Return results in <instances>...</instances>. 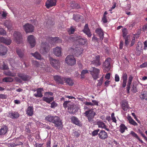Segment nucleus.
<instances>
[{"mask_svg": "<svg viewBox=\"0 0 147 147\" xmlns=\"http://www.w3.org/2000/svg\"><path fill=\"white\" fill-rule=\"evenodd\" d=\"M45 119L48 122L54 124V126L59 129H61L63 127L62 121L59 117L49 115L45 117Z\"/></svg>", "mask_w": 147, "mask_h": 147, "instance_id": "nucleus-1", "label": "nucleus"}, {"mask_svg": "<svg viewBox=\"0 0 147 147\" xmlns=\"http://www.w3.org/2000/svg\"><path fill=\"white\" fill-rule=\"evenodd\" d=\"M95 114V112L92 109L86 111L84 113L85 116L87 117L88 121L90 123L93 121V119Z\"/></svg>", "mask_w": 147, "mask_h": 147, "instance_id": "nucleus-2", "label": "nucleus"}, {"mask_svg": "<svg viewBox=\"0 0 147 147\" xmlns=\"http://www.w3.org/2000/svg\"><path fill=\"white\" fill-rule=\"evenodd\" d=\"M90 71L93 79H97L99 78L100 70L94 67H92L90 69Z\"/></svg>", "mask_w": 147, "mask_h": 147, "instance_id": "nucleus-3", "label": "nucleus"}, {"mask_svg": "<svg viewBox=\"0 0 147 147\" xmlns=\"http://www.w3.org/2000/svg\"><path fill=\"white\" fill-rule=\"evenodd\" d=\"M65 61L68 65L72 66L76 63V60L74 56L72 55H68L65 59Z\"/></svg>", "mask_w": 147, "mask_h": 147, "instance_id": "nucleus-4", "label": "nucleus"}, {"mask_svg": "<svg viewBox=\"0 0 147 147\" xmlns=\"http://www.w3.org/2000/svg\"><path fill=\"white\" fill-rule=\"evenodd\" d=\"M13 36L14 40L18 44L22 42V35L20 32L15 31Z\"/></svg>", "mask_w": 147, "mask_h": 147, "instance_id": "nucleus-5", "label": "nucleus"}, {"mask_svg": "<svg viewBox=\"0 0 147 147\" xmlns=\"http://www.w3.org/2000/svg\"><path fill=\"white\" fill-rule=\"evenodd\" d=\"M111 60L110 58H108L106 59L104 63L103 67L105 72H108L110 69L111 67L110 61Z\"/></svg>", "mask_w": 147, "mask_h": 147, "instance_id": "nucleus-6", "label": "nucleus"}, {"mask_svg": "<svg viewBox=\"0 0 147 147\" xmlns=\"http://www.w3.org/2000/svg\"><path fill=\"white\" fill-rule=\"evenodd\" d=\"M52 66L55 69H58L60 67V62L58 60L50 58L49 59Z\"/></svg>", "mask_w": 147, "mask_h": 147, "instance_id": "nucleus-7", "label": "nucleus"}, {"mask_svg": "<svg viewBox=\"0 0 147 147\" xmlns=\"http://www.w3.org/2000/svg\"><path fill=\"white\" fill-rule=\"evenodd\" d=\"M23 29L26 33L31 32H33L34 27L31 24L27 23L23 26Z\"/></svg>", "mask_w": 147, "mask_h": 147, "instance_id": "nucleus-8", "label": "nucleus"}, {"mask_svg": "<svg viewBox=\"0 0 147 147\" xmlns=\"http://www.w3.org/2000/svg\"><path fill=\"white\" fill-rule=\"evenodd\" d=\"M21 138H20L15 139L14 140V142L9 144V147H13L20 145L23 146V143L21 141Z\"/></svg>", "mask_w": 147, "mask_h": 147, "instance_id": "nucleus-9", "label": "nucleus"}, {"mask_svg": "<svg viewBox=\"0 0 147 147\" xmlns=\"http://www.w3.org/2000/svg\"><path fill=\"white\" fill-rule=\"evenodd\" d=\"M57 0H47L45 3V6L49 9L56 5Z\"/></svg>", "mask_w": 147, "mask_h": 147, "instance_id": "nucleus-10", "label": "nucleus"}, {"mask_svg": "<svg viewBox=\"0 0 147 147\" xmlns=\"http://www.w3.org/2000/svg\"><path fill=\"white\" fill-rule=\"evenodd\" d=\"M27 40L30 44L31 48L34 47L36 44V41L34 36L33 35H30L28 36L27 38Z\"/></svg>", "mask_w": 147, "mask_h": 147, "instance_id": "nucleus-11", "label": "nucleus"}, {"mask_svg": "<svg viewBox=\"0 0 147 147\" xmlns=\"http://www.w3.org/2000/svg\"><path fill=\"white\" fill-rule=\"evenodd\" d=\"M98 137L100 139L105 140L108 137L107 133L103 130H100L98 134Z\"/></svg>", "mask_w": 147, "mask_h": 147, "instance_id": "nucleus-12", "label": "nucleus"}, {"mask_svg": "<svg viewBox=\"0 0 147 147\" xmlns=\"http://www.w3.org/2000/svg\"><path fill=\"white\" fill-rule=\"evenodd\" d=\"M41 50H42V53H43L47 52L49 50V46L48 44L46 42H42L40 51H41Z\"/></svg>", "mask_w": 147, "mask_h": 147, "instance_id": "nucleus-13", "label": "nucleus"}, {"mask_svg": "<svg viewBox=\"0 0 147 147\" xmlns=\"http://www.w3.org/2000/svg\"><path fill=\"white\" fill-rule=\"evenodd\" d=\"M121 80H122V86L123 88H125L126 85L127 80V75L125 72L123 73L121 77Z\"/></svg>", "mask_w": 147, "mask_h": 147, "instance_id": "nucleus-14", "label": "nucleus"}, {"mask_svg": "<svg viewBox=\"0 0 147 147\" xmlns=\"http://www.w3.org/2000/svg\"><path fill=\"white\" fill-rule=\"evenodd\" d=\"M18 76L24 81H28L31 78L30 76L28 75L20 73L18 74Z\"/></svg>", "mask_w": 147, "mask_h": 147, "instance_id": "nucleus-15", "label": "nucleus"}, {"mask_svg": "<svg viewBox=\"0 0 147 147\" xmlns=\"http://www.w3.org/2000/svg\"><path fill=\"white\" fill-rule=\"evenodd\" d=\"M91 64L94 65L96 67L100 65L101 64L100 62V56H96L95 58L91 61Z\"/></svg>", "mask_w": 147, "mask_h": 147, "instance_id": "nucleus-16", "label": "nucleus"}, {"mask_svg": "<svg viewBox=\"0 0 147 147\" xmlns=\"http://www.w3.org/2000/svg\"><path fill=\"white\" fill-rule=\"evenodd\" d=\"M64 78L61 77L59 76H54L55 80L56 82L61 84H63L65 80Z\"/></svg>", "mask_w": 147, "mask_h": 147, "instance_id": "nucleus-17", "label": "nucleus"}, {"mask_svg": "<svg viewBox=\"0 0 147 147\" xmlns=\"http://www.w3.org/2000/svg\"><path fill=\"white\" fill-rule=\"evenodd\" d=\"M73 49V53L77 57H78L82 53L83 49L82 48L77 47Z\"/></svg>", "mask_w": 147, "mask_h": 147, "instance_id": "nucleus-18", "label": "nucleus"}, {"mask_svg": "<svg viewBox=\"0 0 147 147\" xmlns=\"http://www.w3.org/2000/svg\"><path fill=\"white\" fill-rule=\"evenodd\" d=\"M68 109L69 113L71 114L75 113L77 111V109L76 107V106L74 105L72 103H71L70 106L68 107Z\"/></svg>", "mask_w": 147, "mask_h": 147, "instance_id": "nucleus-19", "label": "nucleus"}, {"mask_svg": "<svg viewBox=\"0 0 147 147\" xmlns=\"http://www.w3.org/2000/svg\"><path fill=\"white\" fill-rule=\"evenodd\" d=\"M83 31L87 35L88 37H91L92 34H91L90 30L87 24H86L85 25L84 29L83 30Z\"/></svg>", "mask_w": 147, "mask_h": 147, "instance_id": "nucleus-20", "label": "nucleus"}, {"mask_svg": "<svg viewBox=\"0 0 147 147\" xmlns=\"http://www.w3.org/2000/svg\"><path fill=\"white\" fill-rule=\"evenodd\" d=\"M133 77L132 75L129 76L127 81V92L129 93V90L131 88L130 86L132 81Z\"/></svg>", "mask_w": 147, "mask_h": 147, "instance_id": "nucleus-21", "label": "nucleus"}, {"mask_svg": "<svg viewBox=\"0 0 147 147\" xmlns=\"http://www.w3.org/2000/svg\"><path fill=\"white\" fill-rule=\"evenodd\" d=\"M37 91L36 94H34V96L36 97L41 98L43 96L42 92L43 91V89L42 88H38L36 89Z\"/></svg>", "mask_w": 147, "mask_h": 147, "instance_id": "nucleus-22", "label": "nucleus"}, {"mask_svg": "<svg viewBox=\"0 0 147 147\" xmlns=\"http://www.w3.org/2000/svg\"><path fill=\"white\" fill-rule=\"evenodd\" d=\"M53 53L54 55L57 57H59L61 56V48L58 47H56L53 49Z\"/></svg>", "mask_w": 147, "mask_h": 147, "instance_id": "nucleus-23", "label": "nucleus"}, {"mask_svg": "<svg viewBox=\"0 0 147 147\" xmlns=\"http://www.w3.org/2000/svg\"><path fill=\"white\" fill-rule=\"evenodd\" d=\"M96 124L98 127L104 129L107 131L109 130V129L107 128L106 125L102 121H98L96 122Z\"/></svg>", "mask_w": 147, "mask_h": 147, "instance_id": "nucleus-24", "label": "nucleus"}, {"mask_svg": "<svg viewBox=\"0 0 147 147\" xmlns=\"http://www.w3.org/2000/svg\"><path fill=\"white\" fill-rule=\"evenodd\" d=\"M121 106L122 109L125 111H127L129 109V105L128 102L126 100L122 101Z\"/></svg>", "mask_w": 147, "mask_h": 147, "instance_id": "nucleus-25", "label": "nucleus"}, {"mask_svg": "<svg viewBox=\"0 0 147 147\" xmlns=\"http://www.w3.org/2000/svg\"><path fill=\"white\" fill-rule=\"evenodd\" d=\"M96 32L99 35L100 39L102 40L104 38V33L102 29L100 28H97L95 30Z\"/></svg>", "mask_w": 147, "mask_h": 147, "instance_id": "nucleus-26", "label": "nucleus"}, {"mask_svg": "<svg viewBox=\"0 0 147 147\" xmlns=\"http://www.w3.org/2000/svg\"><path fill=\"white\" fill-rule=\"evenodd\" d=\"M11 40L10 39H6L3 37H0V42L4 43L7 45L10 44Z\"/></svg>", "mask_w": 147, "mask_h": 147, "instance_id": "nucleus-27", "label": "nucleus"}, {"mask_svg": "<svg viewBox=\"0 0 147 147\" xmlns=\"http://www.w3.org/2000/svg\"><path fill=\"white\" fill-rule=\"evenodd\" d=\"M7 48L6 47L2 45H0V55H5L7 53Z\"/></svg>", "mask_w": 147, "mask_h": 147, "instance_id": "nucleus-28", "label": "nucleus"}, {"mask_svg": "<svg viewBox=\"0 0 147 147\" xmlns=\"http://www.w3.org/2000/svg\"><path fill=\"white\" fill-rule=\"evenodd\" d=\"M8 127L6 125L2 126L0 129V136L5 135L7 132Z\"/></svg>", "mask_w": 147, "mask_h": 147, "instance_id": "nucleus-29", "label": "nucleus"}, {"mask_svg": "<svg viewBox=\"0 0 147 147\" xmlns=\"http://www.w3.org/2000/svg\"><path fill=\"white\" fill-rule=\"evenodd\" d=\"M78 39H77V41L81 45H84L87 42V40L85 38H82L81 36H79L78 38Z\"/></svg>", "mask_w": 147, "mask_h": 147, "instance_id": "nucleus-30", "label": "nucleus"}, {"mask_svg": "<svg viewBox=\"0 0 147 147\" xmlns=\"http://www.w3.org/2000/svg\"><path fill=\"white\" fill-rule=\"evenodd\" d=\"M71 119L72 122L75 125L79 126L81 125V122L77 118L73 116L71 117Z\"/></svg>", "mask_w": 147, "mask_h": 147, "instance_id": "nucleus-31", "label": "nucleus"}, {"mask_svg": "<svg viewBox=\"0 0 147 147\" xmlns=\"http://www.w3.org/2000/svg\"><path fill=\"white\" fill-rule=\"evenodd\" d=\"M9 116L13 119H16L19 117V114L17 112H11L9 113Z\"/></svg>", "mask_w": 147, "mask_h": 147, "instance_id": "nucleus-32", "label": "nucleus"}, {"mask_svg": "<svg viewBox=\"0 0 147 147\" xmlns=\"http://www.w3.org/2000/svg\"><path fill=\"white\" fill-rule=\"evenodd\" d=\"M16 53L20 58H22L24 56V52L23 49H17Z\"/></svg>", "mask_w": 147, "mask_h": 147, "instance_id": "nucleus-33", "label": "nucleus"}, {"mask_svg": "<svg viewBox=\"0 0 147 147\" xmlns=\"http://www.w3.org/2000/svg\"><path fill=\"white\" fill-rule=\"evenodd\" d=\"M54 99V97H47L44 96L42 98L43 100L48 103H50Z\"/></svg>", "mask_w": 147, "mask_h": 147, "instance_id": "nucleus-34", "label": "nucleus"}, {"mask_svg": "<svg viewBox=\"0 0 147 147\" xmlns=\"http://www.w3.org/2000/svg\"><path fill=\"white\" fill-rule=\"evenodd\" d=\"M26 114L28 115L32 116L33 114V107L29 106L28 107Z\"/></svg>", "mask_w": 147, "mask_h": 147, "instance_id": "nucleus-35", "label": "nucleus"}, {"mask_svg": "<svg viewBox=\"0 0 147 147\" xmlns=\"http://www.w3.org/2000/svg\"><path fill=\"white\" fill-rule=\"evenodd\" d=\"M140 97L142 100H147V91L142 92L140 95Z\"/></svg>", "mask_w": 147, "mask_h": 147, "instance_id": "nucleus-36", "label": "nucleus"}, {"mask_svg": "<svg viewBox=\"0 0 147 147\" xmlns=\"http://www.w3.org/2000/svg\"><path fill=\"white\" fill-rule=\"evenodd\" d=\"M4 74L5 76L13 77L15 76L16 75V73L12 72L10 71H5L4 72Z\"/></svg>", "mask_w": 147, "mask_h": 147, "instance_id": "nucleus-37", "label": "nucleus"}, {"mask_svg": "<svg viewBox=\"0 0 147 147\" xmlns=\"http://www.w3.org/2000/svg\"><path fill=\"white\" fill-rule=\"evenodd\" d=\"M119 130L121 133H124L126 129H127V128L123 124H121L120 125Z\"/></svg>", "mask_w": 147, "mask_h": 147, "instance_id": "nucleus-38", "label": "nucleus"}, {"mask_svg": "<svg viewBox=\"0 0 147 147\" xmlns=\"http://www.w3.org/2000/svg\"><path fill=\"white\" fill-rule=\"evenodd\" d=\"M132 135V136L134 137L135 138H136L137 139H138L139 141L141 142L142 143H143V141L141 140L140 138L138 136L137 134L135 133L134 131H131V132L130 133Z\"/></svg>", "mask_w": 147, "mask_h": 147, "instance_id": "nucleus-39", "label": "nucleus"}, {"mask_svg": "<svg viewBox=\"0 0 147 147\" xmlns=\"http://www.w3.org/2000/svg\"><path fill=\"white\" fill-rule=\"evenodd\" d=\"M81 17H82L79 14H74L73 16V19L76 22H79Z\"/></svg>", "mask_w": 147, "mask_h": 147, "instance_id": "nucleus-40", "label": "nucleus"}, {"mask_svg": "<svg viewBox=\"0 0 147 147\" xmlns=\"http://www.w3.org/2000/svg\"><path fill=\"white\" fill-rule=\"evenodd\" d=\"M64 81L67 84L70 86H72L74 83L73 80L70 78H65Z\"/></svg>", "mask_w": 147, "mask_h": 147, "instance_id": "nucleus-41", "label": "nucleus"}, {"mask_svg": "<svg viewBox=\"0 0 147 147\" xmlns=\"http://www.w3.org/2000/svg\"><path fill=\"white\" fill-rule=\"evenodd\" d=\"M31 54L37 59L39 60H40L42 59V58L40 55V54L37 52H36L34 53H31Z\"/></svg>", "mask_w": 147, "mask_h": 147, "instance_id": "nucleus-42", "label": "nucleus"}, {"mask_svg": "<svg viewBox=\"0 0 147 147\" xmlns=\"http://www.w3.org/2000/svg\"><path fill=\"white\" fill-rule=\"evenodd\" d=\"M70 6L72 8H79V5L73 1L71 2Z\"/></svg>", "mask_w": 147, "mask_h": 147, "instance_id": "nucleus-43", "label": "nucleus"}, {"mask_svg": "<svg viewBox=\"0 0 147 147\" xmlns=\"http://www.w3.org/2000/svg\"><path fill=\"white\" fill-rule=\"evenodd\" d=\"M142 45L140 42H138L136 48V50L139 51V52L141 51L142 49Z\"/></svg>", "mask_w": 147, "mask_h": 147, "instance_id": "nucleus-44", "label": "nucleus"}, {"mask_svg": "<svg viewBox=\"0 0 147 147\" xmlns=\"http://www.w3.org/2000/svg\"><path fill=\"white\" fill-rule=\"evenodd\" d=\"M13 78L9 77H5L3 79V81L5 82H11L13 81Z\"/></svg>", "mask_w": 147, "mask_h": 147, "instance_id": "nucleus-45", "label": "nucleus"}, {"mask_svg": "<svg viewBox=\"0 0 147 147\" xmlns=\"http://www.w3.org/2000/svg\"><path fill=\"white\" fill-rule=\"evenodd\" d=\"M51 40L55 41L56 43H60L61 41V39L59 37H51Z\"/></svg>", "mask_w": 147, "mask_h": 147, "instance_id": "nucleus-46", "label": "nucleus"}, {"mask_svg": "<svg viewBox=\"0 0 147 147\" xmlns=\"http://www.w3.org/2000/svg\"><path fill=\"white\" fill-rule=\"evenodd\" d=\"M128 119L129 121V123L135 126L137 125V123L131 117H129Z\"/></svg>", "mask_w": 147, "mask_h": 147, "instance_id": "nucleus-47", "label": "nucleus"}, {"mask_svg": "<svg viewBox=\"0 0 147 147\" xmlns=\"http://www.w3.org/2000/svg\"><path fill=\"white\" fill-rule=\"evenodd\" d=\"M75 30V28L73 26L70 27V28L68 29L67 31L69 34H73Z\"/></svg>", "mask_w": 147, "mask_h": 147, "instance_id": "nucleus-48", "label": "nucleus"}, {"mask_svg": "<svg viewBox=\"0 0 147 147\" xmlns=\"http://www.w3.org/2000/svg\"><path fill=\"white\" fill-rule=\"evenodd\" d=\"M122 32H123V36L124 38L126 37V36L127 34V29L124 28L122 29Z\"/></svg>", "mask_w": 147, "mask_h": 147, "instance_id": "nucleus-49", "label": "nucleus"}, {"mask_svg": "<svg viewBox=\"0 0 147 147\" xmlns=\"http://www.w3.org/2000/svg\"><path fill=\"white\" fill-rule=\"evenodd\" d=\"M70 103V102L69 101H65L63 104V107L66 108L67 107H69L71 104V103Z\"/></svg>", "mask_w": 147, "mask_h": 147, "instance_id": "nucleus-50", "label": "nucleus"}, {"mask_svg": "<svg viewBox=\"0 0 147 147\" xmlns=\"http://www.w3.org/2000/svg\"><path fill=\"white\" fill-rule=\"evenodd\" d=\"M80 132L79 131H75L73 133V135L75 137H78L80 136Z\"/></svg>", "mask_w": 147, "mask_h": 147, "instance_id": "nucleus-51", "label": "nucleus"}, {"mask_svg": "<svg viewBox=\"0 0 147 147\" xmlns=\"http://www.w3.org/2000/svg\"><path fill=\"white\" fill-rule=\"evenodd\" d=\"M100 130L99 129H97L96 130L93 131L92 133V136H95L98 135V132H99Z\"/></svg>", "mask_w": 147, "mask_h": 147, "instance_id": "nucleus-52", "label": "nucleus"}, {"mask_svg": "<svg viewBox=\"0 0 147 147\" xmlns=\"http://www.w3.org/2000/svg\"><path fill=\"white\" fill-rule=\"evenodd\" d=\"M32 63L34 65L37 67H40L41 66H42V65H41V64L39 63L38 61H33Z\"/></svg>", "mask_w": 147, "mask_h": 147, "instance_id": "nucleus-53", "label": "nucleus"}, {"mask_svg": "<svg viewBox=\"0 0 147 147\" xmlns=\"http://www.w3.org/2000/svg\"><path fill=\"white\" fill-rule=\"evenodd\" d=\"M2 69L3 70H7L9 69L7 65L3 62V64L2 65Z\"/></svg>", "mask_w": 147, "mask_h": 147, "instance_id": "nucleus-54", "label": "nucleus"}, {"mask_svg": "<svg viewBox=\"0 0 147 147\" xmlns=\"http://www.w3.org/2000/svg\"><path fill=\"white\" fill-rule=\"evenodd\" d=\"M6 32L3 28H0V35H4L6 34Z\"/></svg>", "mask_w": 147, "mask_h": 147, "instance_id": "nucleus-55", "label": "nucleus"}, {"mask_svg": "<svg viewBox=\"0 0 147 147\" xmlns=\"http://www.w3.org/2000/svg\"><path fill=\"white\" fill-rule=\"evenodd\" d=\"M57 106V104L54 101H53L51 103V108H54Z\"/></svg>", "mask_w": 147, "mask_h": 147, "instance_id": "nucleus-56", "label": "nucleus"}, {"mask_svg": "<svg viewBox=\"0 0 147 147\" xmlns=\"http://www.w3.org/2000/svg\"><path fill=\"white\" fill-rule=\"evenodd\" d=\"M102 20L104 23H107V16H103L102 19Z\"/></svg>", "mask_w": 147, "mask_h": 147, "instance_id": "nucleus-57", "label": "nucleus"}, {"mask_svg": "<svg viewBox=\"0 0 147 147\" xmlns=\"http://www.w3.org/2000/svg\"><path fill=\"white\" fill-rule=\"evenodd\" d=\"M92 40L94 42H98V39L96 37H95L94 35L93 37L92 38Z\"/></svg>", "mask_w": 147, "mask_h": 147, "instance_id": "nucleus-58", "label": "nucleus"}, {"mask_svg": "<svg viewBox=\"0 0 147 147\" xmlns=\"http://www.w3.org/2000/svg\"><path fill=\"white\" fill-rule=\"evenodd\" d=\"M125 39V46H127L128 45L129 43V39L127 37L124 38Z\"/></svg>", "mask_w": 147, "mask_h": 147, "instance_id": "nucleus-59", "label": "nucleus"}, {"mask_svg": "<svg viewBox=\"0 0 147 147\" xmlns=\"http://www.w3.org/2000/svg\"><path fill=\"white\" fill-rule=\"evenodd\" d=\"M147 67V61H146L143 63L142 64L140 65V68H144Z\"/></svg>", "mask_w": 147, "mask_h": 147, "instance_id": "nucleus-60", "label": "nucleus"}, {"mask_svg": "<svg viewBox=\"0 0 147 147\" xmlns=\"http://www.w3.org/2000/svg\"><path fill=\"white\" fill-rule=\"evenodd\" d=\"M115 82H118L119 81V75L116 74L115 75Z\"/></svg>", "mask_w": 147, "mask_h": 147, "instance_id": "nucleus-61", "label": "nucleus"}, {"mask_svg": "<svg viewBox=\"0 0 147 147\" xmlns=\"http://www.w3.org/2000/svg\"><path fill=\"white\" fill-rule=\"evenodd\" d=\"M88 73V71L86 70H83L81 73L82 76H84V75Z\"/></svg>", "mask_w": 147, "mask_h": 147, "instance_id": "nucleus-62", "label": "nucleus"}, {"mask_svg": "<svg viewBox=\"0 0 147 147\" xmlns=\"http://www.w3.org/2000/svg\"><path fill=\"white\" fill-rule=\"evenodd\" d=\"M135 37H134L131 41V44L130 45V46L131 47L133 46L135 44Z\"/></svg>", "mask_w": 147, "mask_h": 147, "instance_id": "nucleus-63", "label": "nucleus"}, {"mask_svg": "<svg viewBox=\"0 0 147 147\" xmlns=\"http://www.w3.org/2000/svg\"><path fill=\"white\" fill-rule=\"evenodd\" d=\"M84 104L86 106H93V105L92 104V103L91 102H85L84 103Z\"/></svg>", "mask_w": 147, "mask_h": 147, "instance_id": "nucleus-64", "label": "nucleus"}]
</instances>
